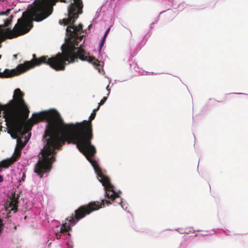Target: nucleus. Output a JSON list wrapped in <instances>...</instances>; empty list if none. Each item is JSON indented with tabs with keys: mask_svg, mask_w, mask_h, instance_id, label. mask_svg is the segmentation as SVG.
Instances as JSON below:
<instances>
[{
	"mask_svg": "<svg viewBox=\"0 0 248 248\" xmlns=\"http://www.w3.org/2000/svg\"><path fill=\"white\" fill-rule=\"evenodd\" d=\"M17 161L16 158H15L13 156L10 159L2 161L0 163V165L2 167L7 168L10 165Z\"/></svg>",
	"mask_w": 248,
	"mask_h": 248,
	"instance_id": "nucleus-11",
	"label": "nucleus"
},
{
	"mask_svg": "<svg viewBox=\"0 0 248 248\" xmlns=\"http://www.w3.org/2000/svg\"><path fill=\"white\" fill-rule=\"evenodd\" d=\"M106 89L108 91V95L110 93V89L109 88V85H108L107 87H106Z\"/></svg>",
	"mask_w": 248,
	"mask_h": 248,
	"instance_id": "nucleus-19",
	"label": "nucleus"
},
{
	"mask_svg": "<svg viewBox=\"0 0 248 248\" xmlns=\"http://www.w3.org/2000/svg\"><path fill=\"white\" fill-rule=\"evenodd\" d=\"M13 135L12 137L14 139H17V144L15 148V153L13 156L17 160L21 156V152L23 148L25 146L29 140V138L25 136L26 133H16L12 132Z\"/></svg>",
	"mask_w": 248,
	"mask_h": 248,
	"instance_id": "nucleus-9",
	"label": "nucleus"
},
{
	"mask_svg": "<svg viewBox=\"0 0 248 248\" xmlns=\"http://www.w3.org/2000/svg\"><path fill=\"white\" fill-rule=\"evenodd\" d=\"M18 195H16L15 192L12 193L9 197L6 202L7 210L9 211V214L13 211L14 213L17 211V204H18Z\"/></svg>",
	"mask_w": 248,
	"mask_h": 248,
	"instance_id": "nucleus-10",
	"label": "nucleus"
},
{
	"mask_svg": "<svg viewBox=\"0 0 248 248\" xmlns=\"http://www.w3.org/2000/svg\"><path fill=\"white\" fill-rule=\"evenodd\" d=\"M107 98L108 97H106V96H104L102 99L100 101V102L99 103V104H98V106H99V107H100V106L103 105L105 102L106 101V100H107Z\"/></svg>",
	"mask_w": 248,
	"mask_h": 248,
	"instance_id": "nucleus-13",
	"label": "nucleus"
},
{
	"mask_svg": "<svg viewBox=\"0 0 248 248\" xmlns=\"http://www.w3.org/2000/svg\"><path fill=\"white\" fill-rule=\"evenodd\" d=\"M68 234L69 235H70V233L69 232H68Z\"/></svg>",
	"mask_w": 248,
	"mask_h": 248,
	"instance_id": "nucleus-23",
	"label": "nucleus"
},
{
	"mask_svg": "<svg viewBox=\"0 0 248 248\" xmlns=\"http://www.w3.org/2000/svg\"><path fill=\"white\" fill-rule=\"evenodd\" d=\"M99 106L94 109L88 120H84L76 124H66L64 130L66 131V140H92L93 138L92 121L96 116V111Z\"/></svg>",
	"mask_w": 248,
	"mask_h": 248,
	"instance_id": "nucleus-5",
	"label": "nucleus"
},
{
	"mask_svg": "<svg viewBox=\"0 0 248 248\" xmlns=\"http://www.w3.org/2000/svg\"><path fill=\"white\" fill-rule=\"evenodd\" d=\"M105 202L107 204H110V201L102 200L101 202H92L86 205H82L79 207L75 211L74 217L72 216L66 218V221L61 226L60 232L64 233L71 230V226L75 225L80 219L84 217L87 215H89L92 212L96 211L104 206Z\"/></svg>",
	"mask_w": 248,
	"mask_h": 248,
	"instance_id": "nucleus-6",
	"label": "nucleus"
},
{
	"mask_svg": "<svg viewBox=\"0 0 248 248\" xmlns=\"http://www.w3.org/2000/svg\"><path fill=\"white\" fill-rule=\"evenodd\" d=\"M109 30H110V29H109V28H108V29L106 30V32H105V34H104V38H106V37H107V35H108V32H109Z\"/></svg>",
	"mask_w": 248,
	"mask_h": 248,
	"instance_id": "nucleus-17",
	"label": "nucleus"
},
{
	"mask_svg": "<svg viewBox=\"0 0 248 248\" xmlns=\"http://www.w3.org/2000/svg\"><path fill=\"white\" fill-rule=\"evenodd\" d=\"M44 120L47 123L44 135V138L46 139V143L41 150V156L34 167V172L40 177L51 170L52 164L55 161V150L65 143L66 131L64 127L66 124L60 113L53 109L33 114L31 119L27 121L25 120L23 122L21 131L17 132L23 134L27 133L34 124Z\"/></svg>",
	"mask_w": 248,
	"mask_h": 248,
	"instance_id": "nucleus-1",
	"label": "nucleus"
},
{
	"mask_svg": "<svg viewBox=\"0 0 248 248\" xmlns=\"http://www.w3.org/2000/svg\"><path fill=\"white\" fill-rule=\"evenodd\" d=\"M3 180V177L1 175H0V182H2Z\"/></svg>",
	"mask_w": 248,
	"mask_h": 248,
	"instance_id": "nucleus-21",
	"label": "nucleus"
},
{
	"mask_svg": "<svg viewBox=\"0 0 248 248\" xmlns=\"http://www.w3.org/2000/svg\"><path fill=\"white\" fill-rule=\"evenodd\" d=\"M92 140H66L65 142L68 144H76L79 151L82 153L87 160L91 163L95 172L98 175L99 180L104 186L105 196L107 198L114 201L119 198V194L113 189L114 186L111 184L108 177L103 174L101 170L99 167L96 161L93 160L92 157L94 156L96 151L95 147L92 144Z\"/></svg>",
	"mask_w": 248,
	"mask_h": 248,
	"instance_id": "nucleus-4",
	"label": "nucleus"
},
{
	"mask_svg": "<svg viewBox=\"0 0 248 248\" xmlns=\"http://www.w3.org/2000/svg\"><path fill=\"white\" fill-rule=\"evenodd\" d=\"M68 7V18L63 19L62 21L64 25H69L66 28V32L71 38L82 39L83 35H80L83 25L79 24L75 26L74 23L78 15L82 14L83 3L81 0H73ZM58 1L66 3V0H39L35 2L30 13L31 16L36 21H41L50 15L53 11V6Z\"/></svg>",
	"mask_w": 248,
	"mask_h": 248,
	"instance_id": "nucleus-3",
	"label": "nucleus"
},
{
	"mask_svg": "<svg viewBox=\"0 0 248 248\" xmlns=\"http://www.w3.org/2000/svg\"><path fill=\"white\" fill-rule=\"evenodd\" d=\"M57 239H60L61 238V235H59L58 233H56Z\"/></svg>",
	"mask_w": 248,
	"mask_h": 248,
	"instance_id": "nucleus-20",
	"label": "nucleus"
},
{
	"mask_svg": "<svg viewBox=\"0 0 248 248\" xmlns=\"http://www.w3.org/2000/svg\"><path fill=\"white\" fill-rule=\"evenodd\" d=\"M67 246L68 248H73V247H74V246L72 244H70L68 243H67Z\"/></svg>",
	"mask_w": 248,
	"mask_h": 248,
	"instance_id": "nucleus-18",
	"label": "nucleus"
},
{
	"mask_svg": "<svg viewBox=\"0 0 248 248\" xmlns=\"http://www.w3.org/2000/svg\"><path fill=\"white\" fill-rule=\"evenodd\" d=\"M2 167L1 166V165H0V172L2 170Z\"/></svg>",
	"mask_w": 248,
	"mask_h": 248,
	"instance_id": "nucleus-22",
	"label": "nucleus"
},
{
	"mask_svg": "<svg viewBox=\"0 0 248 248\" xmlns=\"http://www.w3.org/2000/svg\"><path fill=\"white\" fill-rule=\"evenodd\" d=\"M105 39H106V38H104V37H103V38L101 42V43L100 44V47H99L100 51H101V48L104 44Z\"/></svg>",
	"mask_w": 248,
	"mask_h": 248,
	"instance_id": "nucleus-14",
	"label": "nucleus"
},
{
	"mask_svg": "<svg viewBox=\"0 0 248 248\" xmlns=\"http://www.w3.org/2000/svg\"><path fill=\"white\" fill-rule=\"evenodd\" d=\"M12 18H13V16H11L9 18H8V19H7L5 20L4 24L2 26V27H8L10 24H11V23H12Z\"/></svg>",
	"mask_w": 248,
	"mask_h": 248,
	"instance_id": "nucleus-12",
	"label": "nucleus"
},
{
	"mask_svg": "<svg viewBox=\"0 0 248 248\" xmlns=\"http://www.w3.org/2000/svg\"><path fill=\"white\" fill-rule=\"evenodd\" d=\"M24 93L19 88L14 91L13 98L7 104L11 117L19 120L23 123L29 117V109L24 99Z\"/></svg>",
	"mask_w": 248,
	"mask_h": 248,
	"instance_id": "nucleus-7",
	"label": "nucleus"
},
{
	"mask_svg": "<svg viewBox=\"0 0 248 248\" xmlns=\"http://www.w3.org/2000/svg\"><path fill=\"white\" fill-rule=\"evenodd\" d=\"M231 94H226L224 97V100H227L229 99H231Z\"/></svg>",
	"mask_w": 248,
	"mask_h": 248,
	"instance_id": "nucleus-16",
	"label": "nucleus"
},
{
	"mask_svg": "<svg viewBox=\"0 0 248 248\" xmlns=\"http://www.w3.org/2000/svg\"><path fill=\"white\" fill-rule=\"evenodd\" d=\"M23 18H19L17 23L15 25L13 30L8 28L6 33L9 36V38L17 37L18 36L23 35L29 31L32 25L28 18L26 13H23Z\"/></svg>",
	"mask_w": 248,
	"mask_h": 248,
	"instance_id": "nucleus-8",
	"label": "nucleus"
},
{
	"mask_svg": "<svg viewBox=\"0 0 248 248\" xmlns=\"http://www.w3.org/2000/svg\"><path fill=\"white\" fill-rule=\"evenodd\" d=\"M69 38L72 40L73 45H67L62 46V52H59L55 56L48 58V56H42L38 59H34L32 61L25 62L19 64L16 69L9 70L6 69L3 72H0V78H9L23 73L35 66L45 63L50 66L56 71L64 70L65 66L71 62H74L76 59L79 58L81 61H87L94 65L96 69H99V61L94 57L86 55L85 50L81 47H76L78 46L80 38H71L67 33Z\"/></svg>",
	"mask_w": 248,
	"mask_h": 248,
	"instance_id": "nucleus-2",
	"label": "nucleus"
},
{
	"mask_svg": "<svg viewBox=\"0 0 248 248\" xmlns=\"http://www.w3.org/2000/svg\"><path fill=\"white\" fill-rule=\"evenodd\" d=\"M10 11V9H7L5 12L1 13L0 15H4L8 16L9 14Z\"/></svg>",
	"mask_w": 248,
	"mask_h": 248,
	"instance_id": "nucleus-15",
	"label": "nucleus"
}]
</instances>
